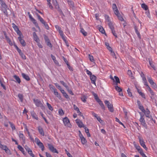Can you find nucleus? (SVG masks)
<instances>
[{
    "mask_svg": "<svg viewBox=\"0 0 157 157\" xmlns=\"http://www.w3.org/2000/svg\"><path fill=\"white\" fill-rule=\"evenodd\" d=\"M93 94L94 97L95 99L97 101L98 103L99 104L102 102V101L99 99V98L98 97L97 95L96 94L94 93Z\"/></svg>",
    "mask_w": 157,
    "mask_h": 157,
    "instance_id": "nucleus-19",
    "label": "nucleus"
},
{
    "mask_svg": "<svg viewBox=\"0 0 157 157\" xmlns=\"http://www.w3.org/2000/svg\"><path fill=\"white\" fill-rule=\"evenodd\" d=\"M115 89L118 92H120L122 91V89L120 87L117 86V84H116L115 86Z\"/></svg>",
    "mask_w": 157,
    "mask_h": 157,
    "instance_id": "nucleus-38",
    "label": "nucleus"
},
{
    "mask_svg": "<svg viewBox=\"0 0 157 157\" xmlns=\"http://www.w3.org/2000/svg\"><path fill=\"white\" fill-rule=\"evenodd\" d=\"M108 25L111 30L113 34L116 38H117V36L114 30L113 23L110 21V20H108Z\"/></svg>",
    "mask_w": 157,
    "mask_h": 157,
    "instance_id": "nucleus-2",
    "label": "nucleus"
},
{
    "mask_svg": "<svg viewBox=\"0 0 157 157\" xmlns=\"http://www.w3.org/2000/svg\"><path fill=\"white\" fill-rule=\"evenodd\" d=\"M35 141L36 144L40 148L42 151L44 150V147L43 143L40 141V140L37 138L36 137L35 138Z\"/></svg>",
    "mask_w": 157,
    "mask_h": 157,
    "instance_id": "nucleus-5",
    "label": "nucleus"
},
{
    "mask_svg": "<svg viewBox=\"0 0 157 157\" xmlns=\"http://www.w3.org/2000/svg\"><path fill=\"white\" fill-rule=\"evenodd\" d=\"M63 121L64 125L65 126L70 128H71L72 125L70 123L69 119L67 117H65L63 118Z\"/></svg>",
    "mask_w": 157,
    "mask_h": 157,
    "instance_id": "nucleus-4",
    "label": "nucleus"
},
{
    "mask_svg": "<svg viewBox=\"0 0 157 157\" xmlns=\"http://www.w3.org/2000/svg\"><path fill=\"white\" fill-rule=\"evenodd\" d=\"M14 78L16 80V82L18 83H20L21 82V80L19 76L16 75H14L13 76Z\"/></svg>",
    "mask_w": 157,
    "mask_h": 157,
    "instance_id": "nucleus-30",
    "label": "nucleus"
},
{
    "mask_svg": "<svg viewBox=\"0 0 157 157\" xmlns=\"http://www.w3.org/2000/svg\"><path fill=\"white\" fill-rule=\"evenodd\" d=\"M90 78L91 80V83L96 85V81L97 79L96 77L94 75H91L90 76Z\"/></svg>",
    "mask_w": 157,
    "mask_h": 157,
    "instance_id": "nucleus-16",
    "label": "nucleus"
},
{
    "mask_svg": "<svg viewBox=\"0 0 157 157\" xmlns=\"http://www.w3.org/2000/svg\"><path fill=\"white\" fill-rule=\"evenodd\" d=\"M54 94L55 95H56L57 98H59V99H60L61 97V95L60 94L58 93V92L57 91V90H56V91H55L54 92H53Z\"/></svg>",
    "mask_w": 157,
    "mask_h": 157,
    "instance_id": "nucleus-36",
    "label": "nucleus"
},
{
    "mask_svg": "<svg viewBox=\"0 0 157 157\" xmlns=\"http://www.w3.org/2000/svg\"><path fill=\"white\" fill-rule=\"evenodd\" d=\"M53 5L55 6L56 9L58 10L59 12H62L61 10L59 8V5L56 0H52Z\"/></svg>",
    "mask_w": 157,
    "mask_h": 157,
    "instance_id": "nucleus-17",
    "label": "nucleus"
},
{
    "mask_svg": "<svg viewBox=\"0 0 157 157\" xmlns=\"http://www.w3.org/2000/svg\"><path fill=\"white\" fill-rule=\"evenodd\" d=\"M97 28L98 29L99 31L102 34H105V33L104 28L101 25H98L97 26Z\"/></svg>",
    "mask_w": 157,
    "mask_h": 157,
    "instance_id": "nucleus-20",
    "label": "nucleus"
},
{
    "mask_svg": "<svg viewBox=\"0 0 157 157\" xmlns=\"http://www.w3.org/2000/svg\"><path fill=\"white\" fill-rule=\"evenodd\" d=\"M17 148L23 154H25V151L24 150V148L21 146L20 145H18Z\"/></svg>",
    "mask_w": 157,
    "mask_h": 157,
    "instance_id": "nucleus-32",
    "label": "nucleus"
},
{
    "mask_svg": "<svg viewBox=\"0 0 157 157\" xmlns=\"http://www.w3.org/2000/svg\"><path fill=\"white\" fill-rule=\"evenodd\" d=\"M149 63L150 65L151 66L152 68L154 70H155V65L152 63V62L151 61L149 60Z\"/></svg>",
    "mask_w": 157,
    "mask_h": 157,
    "instance_id": "nucleus-57",
    "label": "nucleus"
},
{
    "mask_svg": "<svg viewBox=\"0 0 157 157\" xmlns=\"http://www.w3.org/2000/svg\"><path fill=\"white\" fill-rule=\"evenodd\" d=\"M22 76L23 78L25 79L27 81H29L30 80V78L29 76L24 73H22Z\"/></svg>",
    "mask_w": 157,
    "mask_h": 157,
    "instance_id": "nucleus-27",
    "label": "nucleus"
},
{
    "mask_svg": "<svg viewBox=\"0 0 157 157\" xmlns=\"http://www.w3.org/2000/svg\"><path fill=\"white\" fill-rule=\"evenodd\" d=\"M88 57L91 62H93L94 61V58L90 54H89Z\"/></svg>",
    "mask_w": 157,
    "mask_h": 157,
    "instance_id": "nucleus-55",
    "label": "nucleus"
},
{
    "mask_svg": "<svg viewBox=\"0 0 157 157\" xmlns=\"http://www.w3.org/2000/svg\"><path fill=\"white\" fill-rule=\"evenodd\" d=\"M23 126L25 128V129L27 132L28 134H29V130L28 128V127H27V126L26 124L24 123H23Z\"/></svg>",
    "mask_w": 157,
    "mask_h": 157,
    "instance_id": "nucleus-56",
    "label": "nucleus"
},
{
    "mask_svg": "<svg viewBox=\"0 0 157 157\" xmlns=\"http://www.w3.org/2000/svg\"><path fill=\"white\" fill-rule=\"evenodd\" d=\"M105 103L107 106L110 112H113L114 111V109L113 108V105L112 104H111L109 101H104Z\"/></svg>",
    "mask_w": 157,
    "mask_h": 157,
    "instance_id": "nucleus-6",
    "label": "nucleus"
},
{
    "mask_svg": "<svg viewBox=\"0 0 157 157\" xmlns=\"http://www.w3.org/2000/svg\"><path fill=\"white\" fill-rule=\"evenodd\" d=\"M111 79H112L113 81L116 82V84H117L118 83H120V79L117 76H114V78H113V77H111Z\"/></svg>",
    "mask_w": 157,
    "mask_h": 157,
    "instance_id": "nucleus-22",
    "label": "nucleus"
},
{
    "mask_svg": "<svg viewBox=\"0 0 157 157\" xmlns=\"http://www.w3.org/2000/svg\"><path fill=\"white\" fill-rule=\"evenodd\" d=\"M136 89H137L138 93L143 98L145 99H146V97L144 94L143 93L141 90L139 89L137 87L136 88Z\"/></svg>",
    "mask_w": 157,
    "mask_h": 157,
    "instance_id": "nucleus-21",
    "label": "nucleus"
},
{
    "mask_svg": "<svg viewBox=\"0 0 157 157\" xmlns=\"http://www.w3.org/2000/svg\"><path fill=\"white\" fill-rule=\"evenodd\" d=\"M142 81L143 83H144V85L145 86H146L148 84V83L147 82V79H146V77H144L142 78Z\"/></svg>",
    "mask_w": 157,
    "mask_h": 157,
    "instance_id": "nucleus-43",
    "label": "nucleus"
},
{
    "mask_svg": "<svg viewBox=\"0 0 157 157\" xmlns=\"http://www.w3.org/2000/svg\"><path fill=\"white\" fill-rule=\"evenodd\" d=\"M33 101L36 106L40 107L42 109H44L45 107L44 106L40 100L38 99H34Z\"/></svg>",
    "mask_w": 157,
    "mask_h": 157,
    "instance_id": "nucleus-3",
    "label": "nucleus"
},
{
    "mask_svg": "<svg viewBox=\"0 0 157 157\" xmlns=\"http://www.w3.org/2000/svg\"><path fill=\"white\" fill-rule=\"evenodd\" d=\"M139 108L143 112L144 111H145V109L144 108L142 105L140 106L139 107Z\"/></svg>",
    "mask_w": 157,
    "mask_h": 157,
    "instance_id": "nucleus-62",
    "label": "nucleus"
},
{
    "mask_svg": "<svg viewBox=\"0 0 157 157\" xmlns=\"http://www.w3.org/2000/svg\"><path fill=\"white\" fill-rule=\"evenodd\" d=\"M12 27L18 36L21 35V33L19 30L18 27L14 23H12Z\"/></svg>",
    "mask_w": 157,
    "mask_h": 157,
    "instance_id": "nucleus-11",
    "label": "nucleus"
},
{
    "mask_svg": "<svg viewBox=\"0 0 157 157\" xmlns=\"http://www.w3.org/2000/svg\"><path fill=\"white\" fill-rule=\"evenodd\" d=\"M60 35L61 37L62 38L63 40L65 42H67L66 38V37L64 35L63 32L61 33L60 34H59Z\"/></svg>",
    "mask_w": 157,
    "mask_h": 157,
    "instance_id": "nucleus-33",
    "label": "nucleus"
},
{
    "mask_svg": "<svg viewBox=\"0 0 157 157\" xmlns=\"http://www.w3.org/2000/svg\"><path fill=\"white\" fill-rule=\"evenodd\" d=\"M18 136H19L20 139L22 141V142L23 144H25V137L24 135L22 133V131H20L19 132Z\"/></svg>",
    "mask_w": 157,
    "mask_h": 157,
    "instance_id": "nucleus-15",
    "label": "nucleus"
},
{
    "mask_svg": "<svg viewBox=\"0 0 157 157\" xmlns=\"http://www.w3.org/2000/svg\"><path fill=\"white\" fill-rule=\"evenodd\" d=\"M84 129L85 130V131L86 133L87 136L88 137H90V135L89 132V129L86 127H84Z\"/></svg>",
    "mask_w": 157,
    "mask_h": 157,
    "instance_id": "nucleus-39",
    "label": "nucleus"
},
{
    "mask_svg": "<svg viewBox=\"0 0 157 157\" xmlns=\"http://www.w3.org/2000/svg\"><path fill=\"white\" fill-rule=\"evenodd\" d=\"M128 94L130 97H132V93L131 92V90L129 88H128L127 90Z\"/></svg>",
    "mask_w": 157,
    "mask_h": 157,
    "instance_id": "nucleus-58",
    "label": "nucleus"
},
{
    "mask_svg": "<svg viewBox=\"0 0 157 157\" xmlns=\"http://www.w3.org/2000/svg\"><path fill=\"white\" fill-rule=\"evenodd\" d=\"M60 82L67 89L68 88H69L68 86L67 85V84L66 83L64 82L63 81H60Z\"/></svg>",
    "mask_w": 157,
    "mask_h": 157,
    "instance_id": "nucleus-46",
    "label": "nucleus"
},
{
    "mask_svg": "<svg viewBox=\"0 0 157 157\" xmlns=\"http://www.w3.org/2000/svg\"><path fill=\"white\" fill-rule=\"evenodd\" d=\"M47 45L49 46L50 48H52V46L51 43H50V41H49L46 42Z\"/></svg>",
    "mask_w": 157,
    "mask_h": 157,
    "instance_id": "nucleus-63",
    "label": "nucleus"
},
{
    "mask_svg": "<svg viewBox=\"0 0 157 157\" xmlns=\"http://www.w3.org/2000/svg\"><path fill=\"white\" fill-rule=\"evenodd\" d=\"M0 148L2 150H5L6 153L9 154H11L10 150L6 145L0 144Z\"/></svg>",
    "mask_w": 157,
    "mask_h": 157,
    "instance_id": "nucleus-8",
    "label": "nucleus"
},
{
    "mask_svg": "<svg viewBox=\"0 0 157 157\" xmlns=\"http://www.w3.org/2000/svg\"><path fill=\"white\" fill-rule=\"evenodd\" d=\"M38 129L40 134L44 136V133L42 128L40 126H39L38 127Z\"/></svg>",
    "mask_w": 157,
    "mask_h": 157,
    "instance_id": "nucleus-24",
    "label": "nucleus"
},
{
    "mask_svg": "<svg viewBox=\"0 0 157 157\" xmlns=\"http://www.w3.org/2000/svg\"><path fill=\"white\" fill-rule=\"evenodd\" d=\"M44 38L46 43L50 41L48 37L45 35H44Z\"/></svg>",
    "mask_w": 157,
    "mask_h": 157,
    "instance_id": "nucleus-59",
    "label": "nucleus"
},
{
    "mask_svg": "<svg viewBox=\"0 0 157 157\" xmlns=\"http://www.w3.org/2000/svg\"><path fill=\"white\" fill-rule=\"evenodd\" d=\"M18 97L19 98L21 102H23V96L22 94H19L18 95Z\"/></svg>",
    "mask_w": 157,
    "mask_h": 157,
    "instance_id": "nucleus-50",
    "label": "nucleus"
},
{
    "mask_svg": "<svg viewBox=\"0 0 157 157\" xmlns=\"http://www.w3.org/2000/svg\"><path fill=\"white\" fill-rule=\"evenodd\" d=\"M20 55L21 56L22 59H26V57L25 56V55H24L23 53H21L20 54Z\"/></svg>",
    "mask_w": 157,
    "mask_h": 157,
    "instance_id": "nucleus-64",
    "label": "nucleus"
},
{
    "mask_svg": "<svg viewBox=\"0 0 157 157\" xmlns=\"http://www.w3.org/2000/svg\"><path fill=\"white\" fill-rule=\"evenodd\" d=\"M73 108L77 112H79V109L78 107L75 104L73 105Z\"/></svg>",
    "mask_w": 157,
    "mask_h": 157,
    "instance_id": "nucleus-54",
    "label": "nucleus"
},
{
    "mask_svg": "<svg viewBox=\"0 0 157 157\" xmlns=\"http://www.w3.org/2000/svg\"><path fill=\"white\" fill-rule=\"evenodd\" d=\"M93 94L94 97L95 99L97 101L98 103L99 104L102 102V101L99 99V98L98 97L97 95L96 94L94 93Z\"/></svg>",
    "mask_w": 157,
    "mask_h": 157,
    "instance_id": "nucleus-18",
    "label": "nucleus"
},
{
    "mask_svg": "<svg viewBox=\"0 0 157 157\" xmlns=\"http://www.w3.org/2000/svg\"><path fill=\"white\" fill-rule=\"evenodd\" d=\"M133 144L134 145L135 147H136V149L138 151L141 148L140 146L138 145H137L135 142H133Z\"/></svg>",
    "mask_w": 157,
    "mask_h": 157,
    "instance_id": "nucleus-51",
    "label": "nucleus"
},
{
    "mask_svg": "<svg viewBox=\"0 0 157 157\" xmlns=\"http://www.w3.org/2000/svg\"><path fill=\"white\" fill-rule=\"evenodd\" d=\"M41 22L44 24L45 27L47 29H48L49 27L48 24L44 20H40Z\"/></svg>",
    "mask_w": 157,
    "mask_h": 157,
    "instance_id": "nucleus-28",
    "label": "nucleus"
},
{
    "mask_svg": "<svg viewBox=\"0 0 157 157\" xmlns=\"http://www.w3.org/2000/svg\"><path fill=\"white\" fill-rule=\"evenodd\" d=\"M141 7L145 10H147L148 9L147 6L144 3H143L141 4Z\"/></svg>",
    "mask_w": 157,
    "mask_h": 157,
    "instance_id": "nucleus-41",
    "label": "nucleus"
},
{
    "mask_svg": "<svg viewBox=\"0 0 157 157\" xmlns=\"http://www.w3.org/2000/svg\"><path fill=\"white\" fill-rule=\"evenodd\" d=\"M117 16L119 20H124V19L122 18V17L121 16V15L119 13L118 11L117 13H114Z\"/></svg>",
    "mask_w": 157,
    "mask_h": 157,
    "instance_id": "nucleus-40",
    "label": "nucleus"
},
{
    "mask_svg": "<svg viewBox=\"0 0 157 157\" xmlns=\"http://www.w3.org/2000/svg\"><path fill=\"white\" fill-rule=\"evenodd\" d=\"M151 87L154 89L156 90L157 89V86L156 83L154 82L151 84Z\"/></svg>",
    "mask_w": 157,
    "mask_h": 157,
    "instance_id": "nucleus-48",
    "label": "nucleus"
},
{
    "mask_svg": "<svg viewBox=\"0 0 157 157\" xmlns=\"http://www.w3.org/2000/svg\"><path fill=\"white\" fill-rule=\"evenodd\" d=\"M139 121L140 122L141 124L146 128H147V126L145 120L143 117L142 116H141Z\"/></svg>",
    "mask_w": 157,
    "mask_h": 157,
    "instance_id": "nucleus-14",
    "label": "nucleus"
},
{
    "mask_svg": "<svg viewBox=\"0 0 157 157\" xmlns=\"http://www.w3.org/2000/svg\"><path fill=\"white\" fill-rule=\"evenodd\" d=\"M48 146L49 150L53 153H58V152L56 150V149L54 147V146L50 144H48Z\"/></svg>",
    "mask_w": 157,
    "mask_h": 157,
    "instance_id": "nucleus-12",
    "label": "nucleus"
},
{
    "mask_svg": "<svg viewBox=\"0 0 157 157\" xmlns=\"http://www.w3.org/2000/svg\"><path fill=\"white\" fill-rule=\"evenodd\" d=\"M55 28L58 31L59 34H60L61 33H63V31L61 30V28L58 25L55 26Z\"/></svg>",
    "mask_w": 157,
    "mask_h": 157,
    "instance_id": "nucleus-37",
    "label": "nucleus"
},
{
    "mask_svg": "<svg viewBox=\"0 0 157 157\" xmlns=\"http://www.w3.org/2000/svg\"><path fill=\"white\" fill-rule=\"evenodd\" d=\"M47 105L48 108V109L51 111H52L53 110V107L48 102H47L46 103Z\"/></svg>",
    "mask_w": 157,
    "mask_h": 157,
    "instance_id": "nucleus-44",
    "label": "nucleus"
},
{
    "mask_svg": "<svg viewBox=\"0 0 157 157\" xmlns=\"http://www.w3.org/2000/svg\"><path fill=\"white\" fill-rule=\"evenodd\" d=\"M79 136L80 138L82 144H86L87 142V141L80 131H79Z\"/></svg>",
    "mask_w": 157,
    "mask_h": 157,
    "instance_id": "nucleus-9",
    "label": "nucleus"
},
{
    "mask_svg": "<svg viewBox=\"0 0 157 157\" xmlns=\"http://www.w3.org/2000/svg\"><path fill=\"white\" fill-rule=\"evenodd\" d=\"M58 113L60 116H63L64 114V112L62 109H59L58 110Z\"/></svg>",
    "mask_w": 157,
    "mask_h": 157,
    "instance_id": "nucleus-49",
    "label": "nucleus"
},
{
    "mask_svg": "<svg viewBox=\"0 0 157 157\" xmlns=\"http://www.w3.org/2000/svg\"><path fill=\"white\" fill-rule=\"evenodd\" d=\"M0 4L1 6L2 10L5 15L7 16L11 14L10 10L7 8V6L3 0H0Z\"/></svg>",
    "mask_w": 157,
    "mask_h": 157,
    "instance_id": "nucleus-1",
    "label": "nucleus"
},
{
    "mask_svg": "<svg viewBox=\"0 0 157 157\" xmlns=\"http://www.w3.org/2000/svg\"><path fill=\"white\" fill-rule=\"evenodd\" d=\"M138 138L139 140V142L140 145L144 148L146 150H147V148L146 147L145 142L143 138L140 136H138Z\"/></svg>",
    "mask_w": 157,
    "mask_h": 157,
    "instance_id": "nucleus-7",
    "label": "nucleus"
},
{
    "mask_svg": "<svg viewBox=\"0 0 157 157\" xmlns=\"http://www.w3.org/2000/svg\"><path fill=\"white\" fill-rule=\"evenodd\" d=\"M147 78L148 80V81L150 85L154 82L151 76H147Z\"/></svg>",
    "mask_w": 157,
    "mask_h": 157,
    "instance_id": "nucleus-35",
    "label": "nucleus"
},
{
    "mask_svg": "<svg viewBox=\"0 0 157 157\" xmlns=\"http://www.w3.org/2000/svg\"><path fill=\"white\" fill-rule=\"evenodd\" d=\"M135 31L136 33L137 34L139 38H140V35L139 32L138 31L136 27H135Z\"/></svg>",
    "mask_w": 157,
    "mask_h": 157,
    "instance_id": "nucleus-52",
    "label": "nucleus"
},
{
    "mask_svg": "<svg viewBox=\"0 0 157 157\" xmlns=\"http://www.w3.org/2000/svg\"><path fill=\"white\" fill-rule=\"evenodd\" d=\"M31 114L32 117L36 120H38V118L36 114L34 111L31 112Z\"/></svg>",
    "mask_w": 157,
    "mask_h": 157,
    "instance_id": "nucleus-25",
    "label": "nucleus"
},
{
    "mask_svg": "<svg viewBox=\"0 0 157 157\" xmlns=\"http://www.w3.org/2000/svg\"><path fill=\"white\" fill-rule=\"evenodd\" d=\"M28 152L30 155V156L32 157H34V155L33 153L31 150L30 151H29Z\"/></svg>",
    "mask_w": 157,
    "mask_h": 157,
    "instance_id": "nucleus-60",
    "label": "nucleus"
},
{
    "mask_svg": "<svg viewBox=\"0 0 157 157\" xmlns=\"http://www.w3.org/2000/svg\"><path fill=\"white\" fill-rule=\"evenodd\" d=\"M138 151L142 155L143 157H144L146 155L144 153L143 150L141 148H140V149Z\"/></svg>",
    "mask_w": 157,
    "mask_h": 157,
    "instance_id": "nucleus-47",
    "label": "nucleus"
},
{
    "mask_svg": "<svg viewBox=\"0 0 157 157\" xmlns=\"http://www.w3.org/2000/svg\"><path fill=\"white\" fill-rule=\"evenodd\" d=\"M49 87L50 89L51 90H52L53 92H54L55 91H56V89L55 88L54 86L52 85H49Z\"/></svg>",
    "mask_w": 157,
    "mask_h": 157,
    "instance_id": "nucleus-53",
    "label": "nucleus"
},
{
    "mask_svg": "<svg viewBox=\"0 0 157 157\" xmlns=\"http://www.w3.org/2000/svg\"><path fill=\"white\" fill-rule=\"evenodd\" d=\"M80 32L83 34L84 36H86L87 35V33L85 31V30L82 28H80Z\"/></svg>",
    "mask_w": 157,
    "mask_h": 157,
    "instance_id": "nucleus-42",
    "label": "nucleus"
},
{
    "mask_svg": "<svg viewBox=\"0 0 157 157\" xmlns=\"http://www.w3.org/2000/svg\"><path fill=\"white\" fill-rule=\"evenodd\" d=\"M33 39L36 42H40V40L37 36L36 33L35 32L33 33Z\"/></svg>",
    "mask_w": 157,
    "mask_h": 157,
    "instance_id": "nucleus-23",
    "label": "nucleus"
},
{
    "mask_svg": "<svg viewBox=\"0 0 157 157\" xmlns=\"http://www.w3.org/2000/svg\"><path fill=\"white\" fill-rule=\"evenodd\" d=\"M18 38L22 45L24 47L25 46L26 43L23 39V36L22 35V33L21 34V35L19 36Z\"/></svg>",
    "mask_w": 157,
    "mask_h": 157,
    "instance_id": "nucleus-10",
    "label": "nucleus"
},
{
    "mask_svg": "<svg viewBox=\"0 0 157 157\" xmlns=\"http://www.w3.org/2000/svg\"><path fill=\"white\" fill-rule=\"evenodd\" d=\"M143 113H144L147 117H149L150 112L148 109H146V110H145V111L143 112Z\"/></svg>",
    "mask_w": 157,
    "mask_h": 157,
    "instance_id": "nucleus-26",
    "label": "nucleus"
},
{
    "mask_svg": "<svg viewBox=\"0 0 157 157\" xmlns=\"http://www.w3.org/2000/svg\"><path fill=\"white\" fill-rule=\"evenodd\" d=\"M9 123L10 125V127H11L13 130H14L16 129L15 126L13 123L10 121H9Z\"/></svg>",
    "mask_w": 157,
    "mask_h": 157,
    "instance_id": "nucleus-45",
    "label": "nucleus"
},
{
    "mask_svg": "<svg viewBox=\"0 0 157 157\" xmlns=\"http://www.w3.org/2000/svg\"><path fill=\"white\" fill-rule=\"evenodd\" d=\"M113 9L114 11V13H117L118 10L117 9V6L115 4H113Z\"/></svg>",
    "mask_w": 157,
    "mask_h": 157,
    "instance_id": "nucleus-31",
    "label": "nucleus"
},
{
    "mask_svg": "<svg viewBox=\"0 0 157 157\" xmlns=\"http://www.w3.org/2000/svg\"><path fill=\"white\" fill-rule=\"evenodd\" d=\"M75 121L78 126L79 128H81L83 127L84 128V127H86V126L83 124L82 122L80 120L77 119Z\"/></svg>",
    "mask_w": 157,
    "mask_h": 157,
    "instance_id": "nucleus-13",
    "label": "nucleus"
},
{
    "mask_svg": "<svg viewBox=\"0 0 157 157\" xmlns=\"http://www.w3.org/2000/svg\"><path fill=\"white\" fill-rule=\"evenodd\" d=\"M87 99V96L85 95H83L81 97V99L82 101L84 103H85Z\"/></svg>",
    "mask_w": 157,
    "mask_h": 157,
    "instance_id": "nucleus-29",
    "label": "nucleus"
},
{
    "mask_svg": "<svg viewBox=\"0 0 157 157\" xmlns=\"http://www.w3.org/2000/svg\"><path fill=\"white\" fill-rule=\"evenodd\" d=\"M68 3L70 7L72 9H74V2L71 1H68Z\"/></svg>",
    "mask_w": 157,
    "mask_h": 157,
    "instance_id": "nucleus-34",
    "label": "nucleus"
},
{
    "mask_svg": "<svg viewBox=\"0 0 157 157\" xmlns=\"http://www.w3.org/2000/svg\"><path fill=\"white\" fill-rule=\"evenodd\" d=\"M115 121H116L118 122L120 124L124 125V124L119 120L117 118H115Z\"/></svg>",
    "mask_w": 157,
    "mask_h": 157,
    "instance_id": "nucleus-61",
    "label": "nucleus"
}]
</instances>
